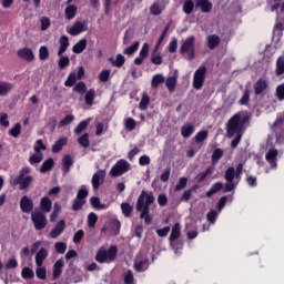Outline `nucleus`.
I'll return each mask as SVG.
<instances>
[{
	"label": "nucleus",
	"instance_id": "nucleus-1",
	"mask_svg": "<svg viewBox=\"0 0 284 284\" xmlns=\"http://www.w3.org/2000/svg\"><path fill=\"white\" fill-rule=\"evenodd\" d=\"M155 197L152 192L143 190L136 201L135 210L140 212V219H144L146 225L152 224V217L150 216V206L154 203Z\"/></svg>",
	"mask_w": 284,
	"mask_h": 284
},
{
	"label": "nucleus",
	"instance_id": "nucleus-2",
	"mask_svg": "<svg viewBox=\"0 0 284 284\" xmlns=\"http://www.w3.org/2000/svg\"><path fill=\"white\" fill-rule=\"evenodd\" d=\"M241 114L236 113L233 115L226 124V134L229 139L235 135H243V122H241Z\"/></svg>",
	"mask_w": 284,
	"mask_h": 284
},
{
	"label": "nucleus",
	"instance_id": "nucleus-3",
	"mask_svg": "<svg viewBox=\"0 0 284 284\" xmlns=\"http://www.w3.org/2000/svg\"><path fill=\"white\" fill-rule=\"evenodd\" d=\"M32 172L30 168H23L20 171V174L13 179L12 185H20V190H28L34 183V178L31 175H28Z\"/></svg>",
	"mask_w": 284,
	"mask_h": 284
},
{
	"label": "nucleus",
	"instance_id": "nucleus-4",
	"mask_svg": "<svg viewBox=\"0 0 284 284\" xmlns=\"http://www.w3.org/2000/svg\"><path fill=\"white\" fill-rule=\"evenodd\" d=\"M114 258H116V246H111L108 251L101 247L95 255L98 263H110Z\"/></svg>",
	"mask_w": 284,
	"mask_h": 284
},
{
	"label": "nucleus",
	"instance_id": "nucleus-5",
	"mask_svg": "<svg viewBox=\"0 0 284 284\" xmlns=\"http://www.w3.org/2000/svg\"><path fill=\"white\" fill-rule=\"evenodd\" d=\"M194 43H196V38L191 36L181 44L180 52L186 54L187 61H192L195 57Z\"/></svg>",
	"mask_w": 284,
	"mask_h": 284
},
{
	"label": "nucleus",
	"instance_id": "nucleus-6",
	"mask_svg": "<svg viewBox=\"0 0 284 284\" xmlns=\"http://www.w3.org/2000/svg\"><path fill=\"white\" fill-rule=\"evenodd\" d=\"M31 221L34 229L38 231L45 230V226L48 225V217L45 216V213L40 210H34L31 213Z\"/></svg>",
	"mask_w": 284,
	"mask_h": 284
},
{
	"label": "nucleus",
	"instance_id": "nucleus-7",
	"mask_svg": "<svg viewBox=\"0 0 284 284\" xmlns=\"http://www.w3.org/2000/svg\"><path fill=\"white\" fill-rule=\"evenodd\" d=\"M224 179L226 181L224 192H232V190H236V185H239V183L234 182V179H236V169H234V166H231L225 171Z\"/></svg>",
	"mask_w": 284,
	"mask_h": 284
},
{
	"label": "nucleus",
	"instance_id": "nucleus-8",
	"mask_svg": "<svg viewBox=\"0 0 284 284\" xmlns=\"http://www.w3.org/2000/svg\"><path fill=\"white\" fill-rule=\"evenodd\" d=\"M205 74H207V68L205 65L199 67L193 77V88L195 90H201L205 83Z\"/></svg>",
	"mask_w": 284,
	"mask_h": 284
},
{
	"label": "nucleus",
	"instance_id": "nucleus-9",
	"mask_svg": "<svg viewBox=\"0 0 284 284\" xmlns=\"http://www.w3.org/2000/svg\"><path fill=\"white\" fill-rule=\"evenodd\" d=\"M130 164L125 160H119L110 171V176L116 178L122 176L125 172H129Z\"/></svg>",
	"mask_w": 284,
	"mask_h": 284
},
{
	"label": "nucleus",
	"instance_id": "nucleus-10",
	"mask_svg": "<svg viewBox=\"0 0 284 284\" xmlns=\"http://www.w3.org/2000/svg\"><path fill=\"white\" fill-rule=\"evenodd\" d=\"M105 182V171L100 170L93 174L91 183L93 185V190H99L101 185Z\"/></svg>",
	"mask_w": 284,
	"mask_h": 284
},
{
	"label": "nucleus",
	"instance_id": "nucleus-11",
	"mask_svg": "<svg viewBox=\"0 0 284 284\" xmlns=\"http://www.w3.org/2000/svg\"><path fill=\"white\" fill-rule=\"evenodd\" d=\"M85 31H88V23L81 22V21L74 22L72 28L68 30V32H69V34H71V37H77L79 34H81V32H85Z\"/></svg>",
	"mask_w": 284,
	"mask_h": 284
},
{
	"label": "nucleus",
	"instance_id": "nucleus-12",
	"mask_svg": "<svg viewBox=\"0 0 284 284\" xmlns=\"http://www.w3.org/2000/svg\"><path fill=\"white\" fill-rule=\"evenodd\" d=\"M20 209L26 214H30V212H32V210H34V203L32 202V200L30 197H28V195H24L20 200Z\"/></svg>",
	"mask_w": 284,
	"mask_h": 284
},
{
	"label": "nucleus",
	"instance_id": "nucleus-13",
	"mask_svg": "<svg viewBox=\"0 0 284 284\" xmlns=\"http://www.w3.org/2000/svg\"><path fill=\"white\" fill-rule=\"evenodd\" d=\"M148 54H150V44L144 43L140 51V55L134 60L135 65H141L143 63V60L148 59Z\"/></svg>",
	"mask_w": 284,
	"mask_h": 284
},
{
	"label": "nucleus",
	"instance_id": "nucleus-14",
	"mask_svg": "<svg viewBox=\"0 0 284 284\" xmlns=\"http://www.w3.org/2000/svg\"><path fill=\"white\" fill-rule=\"evenodd\" d=\"M195 8H200L201 12H212L213 4L210 0H195Z\"/></svg>",
	"mask_w": 284,
	"mask_h": 284
},
{
	"label": "nucleus",
	"instance_id": "nucleus-15",
	"mask_svg": "<svg viewBox=\"0 0 284 284\" xmlns=\"http://www.w3.org/2000/svg\"><path fill=\"white\" fill-rule=\"evenodd\" d=\"M65 230V221L60 220L54 229L51 230L50 236L51 239H57L58 236H61L63 234V231Z\"/></svg>",
	"mask_w": 284,
	"mask_h": 284
},
{
	"label": "nucleus",
	"instance_id": "nucleus-16",
	"mask_svg": "<svg viewBox=\"0 0 284 284\" xmlns=\"http://www.w3.org/2000/svg\"><path fill=\"white\" fill-rule=\"evenodd\" d=\"M18 57L19 59H24V61H34V53L28 48L19 49Z\"/></svg>",
	"mask_w": 284,
	"mask_h": 284
},
{
	"label": "nucleus",
	"instance_id": "nucleus-17",
	"mask_svg": "<svg viewBox=\"0 0 284 284\" xmlns=\"http://www.w3.org/2000/svg\"><path fill=\"white\" fill-rule=\"evenodd\" d=\"M150 267V260H135L134 262V271L135 272H145Z\"/></svg>",
	"mask_w": 284,
	"mask_h": 284
},
{
	"label": "nucleus",
	"instance_id": "nucleus-18",
	"mask_svg": "<svg viewBox=\"0 0 284 284\" xmlns=\"http://www.w3.org/2000/svg\"><path fill=\"white\" fill-rule=\"evenodd\" d=\"M48 258V248H41L37 254H36V265L37 267H41L43 265V261Z\"/></svg>",
	"mask_w": 284,
	"mask_h": 284
},
{
	"label": "nucleus",
	"instance_id": "nucleus-19",
	"mask_svg": "<svg viewBox=\"0 0 284 284\" xmlns=\"http://www.w3.org/2000/svg\"><path fill=\"white\" fill-rule=\"evenodd\" d=\"M206 41H207V48L210 50H214L215 48H219L221 43V38H219V36L216 34H211L206 38Z\"/></svg>",
	"mask_w": 284,
	"mask_h": 284
},
{
	"label": "nucleus",
	"instance_id": "nucleus-20",
	"mask_svg": "<svg viewBox=\"0 0 284 284\" xmlns=\"http://www.w3.org/2000/svg\"><path fill=\"white\" fill-rule=\"evenodd\" d=\"M255 94H263L264 90H267V81L265 80H257L254 84Z\"/></svg>",
	"mask_w": 284,
	"mask_h": 284
},
{
	"label": "nucleus",
	"instance_id": "nucleus-21",
	"mask_svg": "<svg viewBox=\"0 0 284 284\" xmlns=\"http://www.w3.org/2000/svg\"><path fill=\"white\" fill-rule=\"evenodd\" d=\"M69 45H70V42L68 40V37L67 36H62L60 38V48H59V51H58V57H62L63 53L65 52V50H68Z\"/></svg>",
	"mask_w": 284,
	"mask_h": 284
},
{
	"label": "nucleus",
	"instance_id": "nucleus-22",
	"mask_svg": "<svg viewBox=\"0 0 284 284\" xmlns=\"http://www.w3.org/2000/svg\"><path fill=\"white\" fill-rule=\"evenodd\" d=\"M41 212L44 214L52 210V201L48 197H42L40 202Z\"/></svg>",
	"mask_w": 284,
	"mask_h": 284
},
{
	"label": "nucleus",
	"instance_id": "nucleus-23",
	"mask_svg": "<svg viewBox=\"0 0 284 284\" xmlns=\"http://www.w3.org/2000/svg\"><path fill=\"white\" fill-rule=\"evenodd\" d=\"M276 156H278V151L275 149H271L266 153V161L271 162L272 168H276Z\"/></svg>",
	"mask_w": 284,
	"mask_h": 284
},
{
	"label": "nucleus",
	"instance_id": "nucleus-24",
	"mask_svg": "<svg viewBox=\"0 0 284 284\" xmlns=\"http://www.w3.org/2000/svg\"><path fill=\"white\" fill-rule=\"evenodd\" d=\"M13 88L14 85L10 82H0V97H6Z\"/></svg>",
	"mask_w": 284,
	"mask_h": 284
},
{
	"label": "nucleus",
	"instance_id": "nucleus-25",
	"mask_svg": "<svg viewBox=\"0 0 284 284\" xmlns=\"http://www.w3.org/2000/svg\"><path fill=\"white\" fill-rule=\"evenodd\" d=\"M67 143H68V139L65 138H62L55 141V143L52 145L53 154H58V152H61V150H63V146L67 145Z\"/></svg>",
	"mask_w": 284,
	"mask_h": 284
},
{
	"label": "nucleus",
	"instance_id": "nucleus-26",
	"mask_svg": "<svg viewBox=\"0 0 284 284\" xmlns=\"http://www.w3.org/2000/svg\"><path fill=\"white\" fill-rule=\"evenodd\" d=\"M63 260H58L53 265V278H59L61 272H63Z\"/></svg>",
	"mask_w": 284,
	"mask_h": 284
},
{
	"label": "nucleus",
	"instance_id": "nucleus-27",
	"mask_svg": "<svg viewBox=\"0 0 284 284\" xmlns=\"http://www.w3.org/2000/svg\"><path fill=\"white\" fill-rule=\"evenodd\" d=\"M85 48H88V40L82 39L78 43L74 44L72 50H73L74 54H81V52H83V50H85Z\"/></svg>",
	"mask_w": 284,
	"mask_h": 284
},
{
	"label": "nucleus",
	"instance_id": "nucleus-28",
	"mask_svg": "<svg viewBox=\"0 0 284 284\" xmlns=\"http://www.w3.org/2000/svg\"><path fill=\"white\" fill-rule=\"evenodd\" d=\"M52 168H54V160L52 158H49L48 160H45L41 168H40V172L42 174H45V172H50V170H52Z\"/></svg>",
	"mask_w": 284,
	"mask_h": 284
},
{
	"label": "nucleus",
	"instance_id": "nucleus-29",
	"mask_svg": "<svg viewBox=\"0 0 284 284\" xmlns=\"http://www.w3.org/2000/svg\"><path fill=\"white\" fill-rule=\"evenodd\" d=\"M194 133V126L191 124H185L181 128V134L184 136V139H190L192 134Z\"/></svg>",
	"mask_w": 284,
	"mask_h": 284
},
{
	"label": "nucleus",
	"instance_id": "nucleus-30",
	"mask_svg": "<svg viewBox=\"0 0 284 284\" xmlns=\"http://www.w3.org/2000/svg\"><path fill=\"white\" fill-rule=\"evenodd\" d=\"M223 154H225V153L222 149H215L213 151V154L211 156V161H212L213 165H216V163H219V161H221V159H223Z\"/></svg>",
	"mask_w": 284,
	"mask_h": 284
},
{
	"label": "nucleus",
	"instance_id": "nucleus-31",
	"mask_svg": "<svg viewBox=\"0 0 284 284\" xmlns=\"http://www.w3.org/2000/svg\"><path fill=\"white\" fill-rule=\"evenodd\" d=\"M149 105H150V95L146 92H144L142 94L139 108H140V110L145 111V110H148Z\"/></svg>",
	"mask_w": 284,
	"mask_h": 284
},
{
	"label": "nucleus",
	"instance_id": "nucleus-32",
	"mask_svg": "<svg viewBox=\"0 0 284 284\" xmlns=\"http://www.w3.org/2000/svg\"><path fill=\"white\" fill-rule=\"evenodd\" d=\"M64 14H65V19H68L69 21L74 19V17H77V6L67 7Z\"/></svg>",
	"mask_w": 284,
	"mask_h": 284
},
{
	"label": "nucleus",
	"instance_id": "nucleus-33",
	"mask_svg": "<svg viewBox=\"0 0 284 284\" xmlns=\"http://www.w3.org/2000/svg\"><path fill=\"white\" fill-rule=\"evenodd\" d=\"M164 82H165V77H163V74H155L152 78L151 87L159 88V85H161V83H164Z\"/></svg>",
	"mask_w": 284,
	"mask_h": 284
},
{
	"label": "nucleus",
	"instance_id": "nucleus-34",
	"mask_svg": "<svg viewBox=\"0 0 284 284\" xmlns=\"http://www.w3.org/2000/svg\"><path fill=\"white\" fill-rule=\"evenodd\" d=\"M163 12V6L159 3V1L154 2L150 8V13L154 17H159Z\"/></svg>",
	"mask_w": 284,
	"mask_h": 284
},
{
	"label": "nucleus",
	"instance_id": "nucleus-35",
	"mask_svg": "<svg viewBox=\"0 0 284 284\" xmlns=\"http://www.w3.org/2000/svg\"><path fill=\"white\" fill-rule=\"evenodd\" d=\"M179 236H181V224L176 223L171 232L170 235V241L172 243V241H176V239H179Z\"/></svg>",
	"mask_w": 284,
	"mask_h": 284
},
{
	"label": "nucleus",
	"instance_id": "nucleus-36",
	"mask_svg": "<svg viewBox=\"0 0 284 284\" xmlns=\"http://www.w3.org/2000/svg\"><path fill=\"white\" fill-rule=\"evenodd\" d=\"M91 205L92 207H94L95 210H105V207H108V205L102 204L101 200L97 196L91 197Z\"/></svg>",
	"mask_w": 284,
	"mask_h": 284
},
{
	"label": "nucleus",
	"instance_id": "nucleus-37",
	"mask_svg": "<svg viewBox=\"0 0 284 284\" xmlns=\"http://www.w3.org/2000/svg\"><path fill=\"white\" fill-rule=\"evenodd\" d=\"M94 97H97V92L94 91V89H91L87 92L85 98H84L87 105H93Z\"/></svg>",
	"mask_w": 284,
	"mask_h": 284
},
{
	"label": "nucleus",
	"instance_id": "nucleus-38",
	"mask_svg": "<svg viewBox=\"0 0 284 284\" xmlns=\"http://www.w3.org/2000/svg\"><path fill=\"white\" fill-rule=\"evenodd\" d=\"M221 190H223V183L222 182H217V183L212 185L210 191L206 192V196L210 197V196L216 194V192H221Z\"/></svg>",
	"mask_w": 284,
	"mask_h": 284
},
{
	"label": "nucleus",
	"instance_id": "nucleus-39",
	"mask_svg": "<svg viewBox=\"0 0 284 284\" xmlns=\"http://www.w3.org/2000/svg\"><path fill=\"white\" fill-rule=\"evenodd\" d=\"M183 12L185 14H192L194 12V2L192 0H186L183 3Z\"/></svg>",
	"mask_w": 284,
	"mask_h": 284
},
{
	"label": "nucleus",
	"instance_id": "nucleus-40",
	"mask_svg": "<svg viewBox=\"0 0 284 284\" xmlns=\"http://www.w3.org/2000/svg\"><path fill=\"white\" fill-rule=\"evenodd\" d=\"M110 61H111V64L114 65L115 68H121L123 63H125V57H123V54H118L115 60L110 59Z\"/></svg>",
	"mask_w": 284,
	"mask_h": 284
},
{
	"label": "nucleus",
	"instance_id": "nucleus-41",
	"mask_svg": "<svg viewBox=\"0 0 284 284\" xmlns=\"http://www.w3.org/2000/svg\"><path fill=\"white\" fill-rule=\"evenodd\" d=\"M165 85L169 90V92H174L176 88V77H170L166 79Z\"/></svg>",
	"mask_w": 284,
	"mask_h": 284
},
{
	"label": "nucleus",
	"instance_id": "nucleus-42",
	"mask_svg": "<svg viewBox=\"0 0 284 284\" xmlns=\"http://www.w3.org/2000/svg\"><path fill=\"white\" fill-rule=\"evenodd\" d=\"M124 128L129 130V132H132V130L136 129V121L132 118L124 119Z\"/></svg>",
	"mask_w": 284,
	"mask_h": 284
},
{
	"label": "nucleus",
	"instance_id": "nucleus-43",
	"mask_svg": "<svg viewBox=\"0 0 284 284\" xmlns=\"http://www.w3.org/2000/svg\"><path fill=\"white\" fill-rule=\"evenodd\" d=\"M73 92H78V94H85L88 92V87L85 82H79L74 85Z\"/></svg>",
	"mask_w": 284,
	"mask_h": 284
},
{
	"label": "nucleus",
	"instance_id": "nucleus-44",
	"mask_svg": "<svg viewBox=\"0 0 284 284\" xmlns=\"http://www.w3.org/2000/svg\"><path fill=\"white\" fill-rule=\"evenodd\" d=\"M121 210H122V214H124V216L129 217V216H131L134 207L132 205H130V203H122Z\"/></svg>",
	"mask_w": 284,
	"mask_h": 284
},
{
	"label": "nucleus",
	"instance_id": "nucleus-45",
	"mask_svg": "<svg viewBox=\"0 0 284 284\" xmlns=\"http://www.w3.org/2000/svg\"><path fill=\"white\" fill-rule=\"evenodd\" d=\"M36 275L40 278V281H45V278H47L45 266H43V265L37 266Z\"/></svg>",
	"mask_w": 284,
	"mask_h": 284
},
{
	"label": "nucleus",
	"instance_id": "nucleus-46",
	"mask_svg": "<svg viewBox=\"0 0 284 284\" xmlns=\"http://www.w3.org/2000/svg\"><path fill=\"white\" fill-rule=\"evenodd\" d=\"M281 74H284V59H283V57H280L276 61V75L281 77Z\"/></svg>",
	"mask_w": 284,
	"mask_h": 284
},
{
	"label": "nucleus",
	"instance_id": "nucleus-47",
	"mask_svg": "<svg viewBox=\"0 0 284 284\" xmlns=\"http://www.w3.org/2000/svg\"><path fill=\"white\" fill-rule=\"evenodd\" d=\"M88 125H90V120H83L74 129V134H81V132H83V130H85V128H88Z\"/></svg>",
	"mask_w": 284,
	"mask_h": 284
},
{
	"label": "nucleus",
	"instance_id": "nucleus-48",
	"mask_svg": "<svg viewBox=\"0 0 284 284\" xmlns=\"http://www.w3.org/2000/svg\"><path fill=\"white\" fill-rule=\"evenodd\" d=\"M78 143L82 145V148H89L90 146V134L84 133L82 136L78 139Z\"/></svg>",
	"mask_w": 284,
	"mask_h": 284
},
{
	"label": "nucleus",
	"instance_id": "nucleus-49",
	"mask_svg": "<svg viewBox=\"0 0 284 284\" xmlns=\"http://www.w3.org/2000/svg\"><path fill=\"white\" fill-rule=\"evenodd\" d=\"M59 214H61V205H59V203H55L53 206V212L50 216V222L54 223V221H57V216H59Z\"/></svg>",
	"mask_w": 284,
	"mask_h": 284
},
{
	"label": "nucleus",
	"instance_id": "nucleus-50",
	"mask_svg": "<svg viewBox=\"0 0 284 284\" xmlns=\"http://www.w3.org/2000/svg\"><path fill=\"white\" fill-rule=\"evenodd\" d=\"M54 247L58 254H65V251L68 250V245L65 244V242H57L54 244Z\"/></svg>",
	"mask_w": 284,
	"mask_h": 284
},
{
	"label": "nucleus",
	"instance_id": "nucleus-51",
	"mask_svg": "<svg viewBox=\"0 0 284 284\" xmlns=\"http://www.w3.org/2000/svg\"><path fill=\"white\" fill-rule=\"evenodd\" d=\"M250 103V88H245L243 97L240 100V105H247Z\"/></svg>",
	"mask_w": 284,
	"mask_h": 284
},
{
	"label": "nucleus",
	"instance_id": "nucleus-52",
	"mask_svg": "<svg viewBox=\"0 0 284 284\" xmlns=\"http://www.w3.org/2000/svg\"><path fill=\"white\" fill-rule=\"evenodd\" d=\"M50 57V51L48 50V47L43 45L39 50V59L40 61H45Z\"/></svg>",
	"mask_w": 284,
	"mask_h": 284
},
{
	"label": "nucleus",
	"instance_id": "nucleus-53",
	"mask_svg": "<svg viewBox=\"0 0 284 284\" xmlns=\"http://www.w3.org/2000/svg\"><path fill=\"white\" fill-rule=\"evenodd\" d=\"M83 205H85V200H81V199L77 197L72 205L73 212H79V210H81L83 207Z\"/></svg>",
	"mask_w": 284,
	"mask_h": 284
},
{
	"label": "nucleus",
	"instance_id": "nucleus-54",
	"mask_svg": "<svg viewBox=\"0 0 284 284\" xmlns=\"http://www.w3.org/2000/svg\"><path fill=\"white\" fill-rule=\"evenodd\" d=\"M207 131H200L199 133H196V135L194 136V141L196 143H203V141H205L207 139Z\"/></svg>",
	"mask_w": 284,
	"mask_h": 284
},
{
	"label": "nucleus",
	"instance_id": "nucleus-55",
	"mask_svg": "<svg viewBox=\"0 0 284 284\" xmlns=\"http://www.w3.org/2000/svg\"><path fill=\"white\" fill-rule=\"evenodd\" d=\"M9 134H10V136H13V139H17V136H19V134H21V123H16L14 128L9 130Z\"/></svg>",
	"mask_w": 284,
	"mask_h": 284
},
{
	"label": "nucleus",
	"instance_id": "nucleus-56",
	"mask_svg": "<svg viewBox=\"0 0 284 284\" xmlns=\"http://www.w3.org/2000/svg\"><path fill=\"white\" fill-rule=\"evenodd\" d=\"M187 187V178H180L179 183L175 185V192H181Z\"/></svg>",
	"mask_w": 284,
	"mask_h": 284
},
{
	"label": "nucleus",
	"instance_id": "nucleus-57",
	"mask_svg": "<svg viewBox=\"0 0 284 284\" xmlns=\"http://www.w3.org/2000/svg\"><path fill=\"white\" fill-rule=\"evenodd\" d=\"M58 65L60 70L68 68V65H70V58L61 55L58 61Z\"/></svg>",
	"mask_w": 284,
	"mask_h": 284
},
{
	"label": "nucleus",
	"instance_id": "nucleus-58",
	"mask_svg": "<svg viewBox=\"0 0 284 284\" xmlns=\"http://www.w3.org/2000/svg\"><path fill=\"white\" fill-rule=\"evenodd\" d=\"M98 221H99V216H97L95 213H90L88 215V226L89 227H94V225H97Z\"/></svg>",
	"mask_w": 284,
	"mask_h": 284
},
{
	"label": "nucleus",
	"instance_id": "nucleus-59",
	"mask_svg": "<svg viewBox=\"0 0 284 284\" xmlns=\"http://www.w3.org/2000/svg\"><path fill=\"white\" fill-rule=\"evenodd\" d=\"M139 41L134 42L131 47L124 49L123 54H134L139 50Z\"/></svg>",
	"mask_w": 284,
	"mask_h": 284
},
{
	"label": "nucleus",
	"instance_id": "nucleus-60",
	"mask_svg": "<svg viewBox=\"0 0 284 284\" xmlns=\"http://www.w3.org/2000/svg\"><path fill=\"white\" fill-rule=\"evenodd\" d=\"M77 83V73H70L67 81L64 82V85L67 88H72Z\"/></svg>",
	"mask_w": 284,
	"mask_h": 284
},
{
	"label": "nucleus",
	"instance_id": "nucleus-61",
	"mask_svg": "<svg viewBox=\"0 0 284 284\" xmlns=\"http://www.w3.org/2000/svg\"><path fill=\"white\" fill-rule=\"evenodd\" d=\"M41 161H43L42 153L33 154L29 159V163H31V165H34V163H41Z\"/></svg>",
	"mask_w": 284,
	"mask_h": 284
},
{
	"label": "nucleus",
	"instance_id": "nucleus-62",
	"mask_svg": "<svg viewBox=\"0 0 284 284\" xmlns=\"http://www.w3.org/2000/svg\"><path fill=\"white\" fill-rule=\"evenodd\" d=\"M74 121V115H67L63 120L59 122V128H65V125H70Z\"/></svg>",
	"mask_w": 284,
	"mask_h": 284
},
{
	"label": "nucleus",
	"instance_id": "nucleus-63",
	"mask_svg": "<svg viewBox=\"0 0 284 284\" xmlns=\"http://www.w3.org/2000/svg\"><path fill=\"white\" fill-rule=\"evenodd\" d=\"M22 278H34V271L30 267H24L22 270Z\"/></svg>",
	"mask_w": 284,
	"mask_h": 284
},
{
	"label": "nucleus",
	"instance_id": "nucleus-64",
	"mask_svg": "<svg viewBox=\"0 0 284 284\" xmlns=\"http://www.w3.org/2000/svg\"><path fill=\"white\" fill-rule=\"evenodd\" d=\"M276 97L278 101H284V83L277 85L276 88Z\"/></svg>",
	"mask_w": 284,
	"mask_h": 284
}]
</instances>
